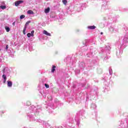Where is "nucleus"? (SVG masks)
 <instances>
[{"label": "nucleus", "instance_id": "8", "mask_svg": "<svg viewBox=\"0 0 128 128\" xmlns=\"http://www.w3.org/2000/svg\"><path fill=\"white\" fill-rule=\"evenodd\" d=\"M4 29H6L7 32H8L10 31V28H8V26L4 27Z\"/></svg>", "mask_w": 128, "mask_h": 128}, {"label": "nucleus", "instance_id": "15", "mask_svg": "<svg viewBox=\"0 0 128 128\" xmlns=\"http://www.w3.org/2000/svg\"><path fill=\"white\" fill-rule=\"evenodd\" d=\"M44 86H45V87L47 88H50V86L48 84H45Z\"/></svg>", "mask_w": 128, "mask_h": 128}, {"label": "nucleus", "instance_id": "23", "mask_svg": "<svg viewBox=\"0 0 128 128\" xmlns=\"http://www.w3.org/2000/svg\"><path fill=\"white\" fill-rule=\"evenodd\" d=\"M1 50L0 49V51Z\"/></svg>", "mask_w": 128, "mask_h": 128}, {"label": "nucleus", "instance_id": "21", "mask_svg": "<svg viewBox=\"0 0 128 128\" xmlns=\"http://www.w3.org/2000/svg\"><path fill=\"white\" fill-rule=\"evenodd\" d=\"M50 100H52V96H50Z\"/></svg>", "mask_w": 128, "mask_h": 128}, {"label": "nucleus", "instance_id": "11", "mask_svg": "<svg viewBox=\"0 0 128 128\" xmlns=\"http://www.w3.org/2000/svg\"><path fill=\"white\" fill-rule=\"evenodd\" d=\"M26 26H24V30H23V34L24 35L26 34Z\"/></svg>", "mask_w": 128, "mask_h": 128}, {"label": "nucleus", "instance_id": "17", "mask_svg": "<svg viewBox=\"0 0 128 128\" xmlns=\"http://www.w3.org/2000/svg\"><path fill=\"white\" fill-rule=\"evenodd\" d=\"M2 78H4V79H6V76L5 74H3V76H2Z\"/></svg>", "mask_w": 128, "mask_h": 128}, {"label": "nucleus", "instance_id": "19", "mask_svg": "<svg viewBox=\"0 0 128 128\" xmlns=\"http://www.w3.org/2000/svg\"><path fill=\"white\" fill-rule=\"evenodd\" d=\"M6 79H4V83L6 84Z\"/></svg>", "mask_w": 128, "mask_h": 128}, {"label": "nucleus", "instance_id": "20", "mask_svg": "<svg viewBox=\"0 0 128 128\" xmlns=\"http://www.w3.org/2000/svg\"><path fill=\"white\" fill-rule=\"evenodd\" d=\"M15 24H16V22H14L13 24H12L13 26H15Z\"/></svg>", "mask_w": 128, "mask_h": 128}, {"label": "nucleus", "instance_id": "22", "mask_svg": "<svg viewBox=\"0 0 128 128\" xmlns=\"http://www.w3.org/2000/svg\"><path fill=\"white\" fill-rule=\"evenodd\" d=\"M100 34L101 35H102V34H103V32H102Z\"/></svg>", "mask_w": 128, "mask_h": 128}, {"label": "nucleus", "instance_id": "3", "mask_svg": "<svg viewBox=\"0 0 128 128\" xmlns=\"http://www.w3.org/2000/svg\"><path fill=\"white\" fill-rule=\"evenodd\" d=\"M7 85L8 87H12V82L10 81H7Z\"/></svg>", "mask_w": 128, "mask_h": 128}, {"label": "nucleus", "instance_id": "5", "mask_svg": "<svg viewBox=\"0 0 128 128\" xmlns=\"http://www.w3.org/2000/svg\"><path fill=\"white\" fill-rule=\"evenodd\" d=\"M96 26H88V28L90 29V30H94L96 28Z\"/></svg>", "mask_w": 128, "mask_h": 128}, {"label": "nucleus", "instance_id": "18", "mask_svg": "<svg viewBox=\"0 0 128 128\" xmlns=\"http://www.w3.org/2000/svg\"><path fill=\"white\" fill-rule=\"evenodd\" d=\"M8 45H6V50H8Z\"/></svg>", "mask_w": 128, "mask_h": 128}, {"label": "nucleus", "instance_id": "2", "mask_svg": "<svg viewBox=\"0 0 128 128\" xmlns=\"http://www.w3.org/2000/svg\"><path fill=\"white\" fill-rule=\"evenodd\" d=\"M43 34H44L46 36H50V34L48 33L46 30H44L43 32Z\"/></svg>", "mask_w": 128, "mask_h": 128}, {"label": "nucleus", "instance_id": "13", "mask_svg": "<svg viewBox=\"0 0 128 128\" xmlns=\"http://www.w3.org/2000/svg\"><path fill=\"white\" fill-rule=\"evenodd\" d=\"M0 8L2 10H5L6 8V6H1Z\"/></svg>", "mask_w": 128, "mask_h": 128}, {"label": "nucleus", "instance_id": "7", "mask_svg": "<svg viewBox=\"0 0 128 128\" xmlns=\"http://www.w3.org/2000/svg\"><path fill=\"white\" fill-rule=\"evenodd\" d=\"M55 68H56V66H52V70H51V72L54 73V71H55Z\"/></svg>", "mask_w": 128, "mask_h": 128}, {"label": "nucleus", "instance_id": "1", "mask_svg": "<svg viewBox=\"0 0 128 128\" xmlns=\"http://www.w3.org/2000/svg\"><path fill=\"white\" fill-rule=\"evenodd\" d=\"M23 2H24L23 0H17L15 2V5H16V6H18L20 4H22Z\"/></svg>", "mask_w": 128, "mask_h": 128}, {"label": "nucleus", "instance_id": "16", "mask_svg": "<svg viewBox=\"0 0 128 128\" xmlns=\"http://www.w3.org/2000/svg\"><path fill=\"white\" fill-rule=\"evenodd\" d=\"M27 36L28 38H30V36H32V34L30 33H28L27 34Z\"/></svg>", "mask_w": 128, "mask_h": 128}, {"label": "nucleus", "instance_id": "9", "mask_svg": "<svg viewBox=\"0 0 128 128\" xmlns=\"http://www.w3.org/2000/svg\"><path fill=\"white\" fill-rule=\"evenodd\" d=\"M62 2L63 4H64V5H66V4L68 3V1L66 0H62Z\"/></svg>", "mask_w": 128, "mask_h": 128}, {"label": "nucleus", "instance_id": "6", "mask_svg": "<svg viewBox=\"0 0 128 128\" xmlns=\"http://www.w3.org/2000/svg\"><path fill=\"white\" fill-rule=\"evenodd\" d=\"M28 14H34V12L32 10H28L27 12Z\"/></svg>", "mask_w": 128, "mask_h": 128}, {"label": "nucleus", "instance_id": "14", "mask_svg": "<svg viewBox=\"0 0 128 128\" xmlns=\"http://www.w3.org/2000/svg\"><path fill=\"white\" fill-rule=\"evenodd\" d=\"M25 18V16L24 15L22 14V15L20 16V20H22L23 18Z\"/></svg>", "mask_w": 128, "mask_h": 128}, {"label": "nucleus", "instance_id": "10", "mask_svg": "<svg viewBox=\"0 0 128 128\" xmlns=\"http://www.w3.org/2000/svg\"><path fill=\"white\" fill-rule=\"evenodd\" d=\"M30 23V21H28V22H26V24H25L24 27L26 28L27 26H28V24Z\"/></svg>", "mask_w": 128, "mask_h": 128}, {"label": "nucleus", "instance_id": "4", "mask_svg": "<svg viewBox=\"0 0 128 128\" xmlns=\"http://www.w3.org/2000/svg\"><path fill=\"white\" fill-rule=\"evenodd\" d=\"M50 12V7H48L47 8H46L44 10V12L46 14H48Z\"/></svg>", "mask_w": 128, "mask_h": 128}, {"label": "nucleus", "instance_id": "12", "mask_svg": "<svg viewBox=\"0 0 128 128\" xmlns=\"http://www.w3.org/2000/svg\"><path fill=\"white\" fill-rule=\"evenodd\" d=\"M34 30H32V32H31V36H32V37H33V36H34Z\"/></svg>", "mask_w": 128, "mask_h": 128}]
</instances>
